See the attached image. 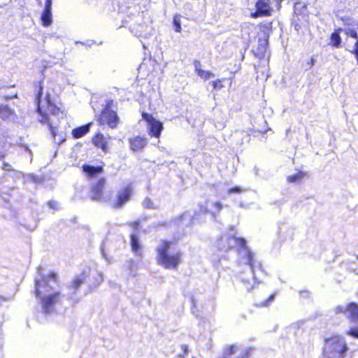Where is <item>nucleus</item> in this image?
<instances>
[{
  "mask_svg": "<svg viewBox=\"0 0 358 358\" xmlns=\"http://www.w3.org/2000/svg\"><path fill=\"white\" fill-rule=\"evenodd\" d=\"M6 153L3 152H0V159H2L5 157Z\"/></svg>",
  "mask_w": 358,
  "mask_h": 358,
  "instance_id": "obj_44",
  "label": "nucleus"
},
{
  "mask_svg": "<svg viewBox=\"0 0 358 358\" xmlns=\"http://www.w3.org/2000/svg\"><path fill=\"white\" fill-rule=\"evenodd\" d=\"M43 93V87L42 85V82L38 83V90L36 94V112L41 116L39 119V122L42 124H47L52 137L55 139L57 135V127H54L50 122V117L48 114L43 111L41 107V101Z\"/></svg>",
  "mask_w": 358,
  "mask_h": 358,
  "instance_id": "obj_6",
  "label": "nucleus"
},
{
  "mask_svg": "<svg viewBox=\"0 0 358 358\" xmlns=\"http://www.w3.org/2000/svg\"><path fill=\"white\" fill-rule=\"evenodd\" d=\"M226 241L228 243L234 241L238 249L247 250L246 241L243 238L236 237L233 235H229L226 238Z\"/></svg>",
  "mask_w": 358,
  "mask_h": 358,
  "instance_id": "obj_20",
  "label": "nucleus"
},
{
  "mask_svg": "<svg viewBox=\"0 0 358 358\" xmlns=\"http://www.w3.org/2000/svg\"><path fill=\"white\" fill-rule=\"evenodd\" d=\"M17 93L15 92V94H5L3 96V99H5V100H9V99H12L13 98H17Z\"/></svg>",
  "mask_w": 358,
  "mask_h": 358,
  "instance_id": "obj_40",
  "label": "nucleus"
},
{
  "mask_svg": "<svg viewBox=\"0 0 358 358\" xmlns=\"http://www.w3.org/2000/svg\"><path fill=\"white\" fill-rule=\"evenodd\" d=\"M90 124H87L74 128L71 131L73 137L74 138H80L84 136L90 131Z\"/></svg>",
  "mask_w": 358,
  "mask_h": 358,
  "instance_id": "obj_19",
  "label": "nucleus"
},
{
  "mask_svg": "<svg viewBox=\"0 0 358 358\" xmlns=\"http://www.w3.org/2000/svg\"><path fill=\"white\" fill-rule=\"evenodd\" d=\"M231 248H232V246H229V247L228 248V250H230V249H231Z\"/></svg>",
  "mask_w": 358,
  "mask_h": 358,
  "instance_id": "obj_48",
  "label": "nucleus"
},
{
  "mask_svg": "<svg viewBox=\"0 0 358 358\" xmlns=\"http://www.w3.org/2000/svg\"><path fill=\"white\" fill-rule=\"evenodd\" d=\"M271 0H257L255 3V10L250 14L251 17H269L273 13Z\"/></svg>",
  "mask_w": 358,
  "mask_h": 358,
  "instance_id": "obj_9",
  "label": "nucleus"
},
{
  "mask_svg": "<svg viewBox=\"0 0 358 358\" xmlns=\"http://www.w3.org/2000/svg\"><path fill=\"white\" fill-rule=\"evenodd\" d=\"M204 212H205V213H210V214H211L212 215H213V216H215V213H213V212H212V213H210V212L208 210H207V209H206V210H204Z\"/></svg>",
  "mask_w": 358,
  "mask_h": 358,
  "instance_id": "obj_46",
  "label": "nucleus"
},
{
  "mask_svg": "<svg viewBox=\"0 0 358 358\" xmlns=\"http://www.w3.org/2000/svg\"><path fill=\"white\" fill-rule=\"evenodd\" d=\"M52 0H45V7L41 16V24L43 27H48L52 22Z\"/></svg>",
  "mask_w": 358,
  "mask_h": 358,
  "instance_id": "obj_11",
  "label": "nucleus"
},
{
  "mask_svg": "<svg viewBox=\"0 0 358 358\" xmlns=\"http://www.w3.org/2000/svg\"><path fill=\"white\" fill-rule=\"evenodd\" d=\"M241 192H242V189L238 186H234L231 188H229L227 191V193L228 194H233V193L240 194Z\"/></svg>",
  "mask_w": 358,
  "mask_h": 358,
  "instance_id": "obj_35",
  "label": "nucleus"
},
{
  "mask_svg": "<svg viewBox=\"0 0 358 358\" xmlns=\"http://www.w3.org/2000/svg\"><path fill=\"white\" fill-rule=\"evenodd\" d=\"M128 141L130 149L134 152L142 150L148 144L147 138L141 136H132Z\"/></svg>",
  "mask_w": 358,
  "mask_h": 358,
  "instance_id": "obj_10",
  "label": "nucleus"
},
{
  "mask_svg": "<svg viewBox=\"0 0 358 358\" xmlns=\"http://www.w3.org/2000/svg\"><path fill=\"white\" fill-rule=\"evenodd\" d=\"M348 350L345 341L338 335L325 339L322 358H344Z\"/></svg>",
  "mask_w": 358,
  "mask_h": 358,
  "instance_id": "obj_3",
  "label": "nucleus"
},
{
  "mask_svg": "<svg viewBox=\"0 0 358 358\" xmlns=\"http://www.w3.org/2000/svg\"><path fill=\"white\" fill-rule=\"evenodd\" d=\"M357 259H358V255L357 256Z\"/></svg>",
  "mask_w": 358,
  "mask_h": 358,
  "instance_id": "obj_49",
  "label": "nucleus"
},
{
  "mask_svg": "<svg viewBox=\"0 0 358 358\" xmlns=\"http://www.w3.org/2000/svg\"><path fill=\"white\" fill-rule=\"evenodd\" d=\"M133 194V185L129 182L119 188L113 197L108 196L106 203L113 209H121L131 199Z\"/></svg>",
  "mask_w": 358,
  "mask_h": 358,
  "instance_id": "obj_5",
  "label": "nucleus"
},
{
  "mask_svg": "<svg viewBox=\"0 0 358 358\" xmlns=\"http://www.w3.org/2000/svg\"><path fill=\"white\" fill-rule=\"evenodd\" d=\"M87 274L85 272H82L80 275L76 276L69 285V288L76 291L78 290L81 285L85 282Z\"/></svg>",
  "mask_w": 358,
  "mask_h": 358,
  "instance_id": "obj_17",
  "label": "nucleus"
},
{
  "mask_svg": "<svg viewBox=\"0 0 358 358\" xmlns=\"http://www.w3.org/2000/svg\"><path fill=\"white\" fill-rule=\"evenodd\" d=\"M345 34L352 38L356 39V42L354 45L353 48L350 50V53H352L357 61V64H358V34L355 29H349L345 31Z\"/></svg>",
  "mask_w": 358,
  "mask_h": 358,
  "instance_id": "obj_16",
  "label": "nucleus"
},
{
  "mask_svg": "<svg viewBox=\"0 0 358 358\" xmlns=\"http://www.w3.org/2000/svg\"><path fill=\"white\" fill-rule=\"evenodd\" d=\"M45 278L48 280V278L52 280L53 281H57V275L55 272H50L48 273L47 277H43L41 279Z\"/></svg>",
  "mask_w": 358,
  "mask_h": 358,
  "instance_id": "obj_38",
  "label": "nucleus"
},
{
  "mask_svg": "<svg viewBox=\"0 0 358 358\" xmlns=\"http://www.w3.org/2000/svg\"><path fill=\"white\" fill-rule=\"evenodd\" d=\"M173 243L171 241L162 240L159 245L156 248V261L165 269L176 270L182 263V252L177 251L172 254L169 252Z\"/></svg>",
  "mask_w": 358,
  "mask_h": 358,
  "instance_id": "obj_1",
  "label": "nucleus"
},
{
  "mask_svg": "<svg viewBox=\"0 0 358 358\" xmlns=\"http://www.w3.org/2000/svg\"><path fill=\"white\" fill-rule=\"evenodd\" d=\"M242 349L243 348H240L239 346L235 343L227 345L224 348L223 354L225 356H231L237 352L239 353Z\"/></svg>",
  "mask_w": 358,
  "mask_h": 358,
  "instance_id": "obj_25",
  "label": "nucleus"
},
{
  "mask_svg": "<svg viewBox=\"0 0 358 358\" xmlns=\"http://www.w3.org/2000/svg\"><path fill=\"white\" fill-rule=\"evenodd\" d=\"M357 29H358V23H357Z\"/></svg>",
  "mask_w": 358,
  "mask_h": 358,
  "instance_id": "obj_50",
  "label": "nucleus"
},
{
  "mask_svg": "<svg viewBox=\"0 0 358 358\" xmlns=\"http://www.w3.org/2000/svg\"><path fill=\"white\" fill-rule=\"evenodd\" d=\"M342 31L341 28L336 29L330 35L329 45L334 48H340L341 45V38L340 33Z\"/></svg>",
  "mask_w": 358,
  "mask_h": 358,
  "instance_id": "obj_18",
  "label": "nucleus"
},
{
  "mask_svg": "<svg viewBox=\"0 0 358 358\" xmlns=\"http://www.w3.org/2000/svg\"><path fill=\"white\" fill-rule=\"evenodd\" d=\"M252 288H253V286H252V285H251L250 287H246V289H247L248 291H250V290H251Z\"/></svg>",
  "mask_w": 358,
  "mask_h": 358,
  "instance_id": "obj_47",
  "label": "nucleus"
},
{
  "mask_svg": "<svg viewBox=\"0 0 358 358\" xmlns=\"http://www.w3.org/2000/svg\"><path fill=\"white\" fill-rule=\"evenodd\" d=\"M315 62V59L312 57L310 59L309 62H308V67H309V68H312V67L314 66Z\"/></svg>",
  "mask_w": 358,
  "mask_h": 358,
  "instance_id": "obj_43",
  "label": "nucleus"
},
{
  "mask_svg": "<svg viewBox=\"0 0 358 358\" xmlns=\"http://www.w3.org/2000/svg\"><path fill=\"white\" fill-rule=\"evenodd\" d=\"M306 176L305 172L303 171H298L296 173L288 176L287 181L288 182H299Z\"/></svg>",
  "mask_w": 358,
  "mask_h": 358,
  "instance_id": "obj_26",
  "label": "nucleus"
},
{
  "mask_svg": "<svg viewBox=\"0 0 358 358\" xmlns=\"http://www.w3.org/2000/svg\"><path fill=\"white\" fill-rule=\"evenodd\" d=\"M130 241H131V250L136 254L139 255H141V245L138 243V238L137 235L135 233H132L130 235Z\"/></svg>",
  "mask_w": 358,
  "mask_h": 358,
  "instance_id": "obj_21",
  "label": "nucleus"
},
{
  "mask_svg": "<svg viewBox=\"0 0 358 358\" xmlns=\"http://www.w3.org/2000/svg\"><path fill=\"white\" fill-rule=\"evenodd\" d=\"M92 142L95 147L100 148L103 152H108V141L103 134H95L92 137Z\"/></svg>",
  "mask_w": 358,
  "mask_h": 358,
  "instance_id": "obj_12",
  "label": "nucleus"
},
{
  "mask_svg": "<svg viewBox=\"0 0 358 358\" xmlns=\"http://www.w3.org/2000/svg\"><path fill=\"white\" fill-rule=\"evenodd\" d=\"M275 296V294H271L265 301L256 304L257 307H266L268 306L271 303L273 302Z\"/></svg>",
  "mask_w": 358,
  "mask_h": 358,
  "instance_id": "obj_28",
  "label": "nucleus"
},
{
  "mask_svg": "<svg viewBox=\"0 0 358 358\" xmlns=\"http://www.w3.org/2000/svg\"><path fill=\"white\" fill-rule=\"evenodd\" d=\"M107 181L104 177H101L93 182L90 187L89 197L92 201L106 203L108 196L105 195Z\"/></svg>",
  "mask_w": 358,
  "mask_h": 358,
  "instance_id": "obj_7",
  "label": "nucleus"
},
{
  "mask_svg": "<svg viewBox=\"0 0 358 358\" xmlns=\"http://www.w3.org/2000/svg\"><path fill=\"white\" fill-rule=\"evenodd\" d=\"M347 310H348V304L346 305V306H338L335 308V313L336 314H344V313L347 314Z\"/></svg>",
  "mask_w": 358,
  "mask_h": 358,
  "instance_id": "obj_34",
  "label": "nucleus"
},
{
  "mask_svg": "<svg viewBox=\"0 0 358 358\" xmlns=\"http://www.w3.org/2000/svg\"><path fill=\"white\" fill-rule=\"evenodd\" d=\"M196 74L204 80H208L214 77V74L210 71H205L201 69V62L198 59L193 61Z\"/></svg>",
  "mask_w": 358,
  "mask_h": 358,
  "instance_id": "obj_14",
  "label": "nucleus"
},
{
  "mask_svg": "<svg viewBox=\"0 0 358 358\" xmlns=\"http://www.w3.org/2000/svg\"><path fill=\"white\" fill-rule=\"evenodd\" d=\"M213 205L215 208V213H220L221 211L222 208V204L220 201H215Z\"/></svg>",
  "mask_w": 358,
  "mask_h": 358,
  "instance_id": "obj_37",
  "label": "nucleus"
},
{
  "mask_svg": "<svg viewBox=\"0 0 358 358\" xmlns=\"http://www.w3.org/2000/svg\"><path fill=\"white\" fill-rule=\"evenodd\" d=\"M113 106V99H109L106 101L103 108L96 117L99 125H106L110 129L117 127L120 120L117 112L111 108Z\"/></svg>",
  "mask_w": 358,
  "mask_h": 358,
  "instance_id": "obj_4",
  "label": "nucleus"
},
{
  "mask_svg": "<svg viewBox=\"0 0 358 358\" xmlns=\"http://www.w3.org/2000/svg\"><path fill=\"white\" fill-rule=\"evenodd\" d=\"M141 116L143 120L148 124V133L150 137L159 138L161 136L164 129L163 123L156 120L152 114L145 111L141 112Z\"/></svg>",
  "mask_w": 358,
  "mask_h": 358,
  "instance_id": "obj_8",
  "label": "nucleus"
},
{
  "mask_svg": "<svg viewBox=\"0 0 358 358\" xmlns=\"http://www.w3.org/2000/svg\"><path fill=\"white\" fill-rule=\"evenodd\" d=\"M245 256L247 260L246 263L250 266V269L254 275L256 267L260 266V264L256 262L255 259L254 258V255L251 251L247 250Z\"/></svg>",
  "mask_w": 358,
  "mask_h": 358,
  "instance_id": "obj_22",
  "label": "nucleus"
},
{
  "mask_svg": "<svg viewBox=\"0 0 358 358\" xmlns=\"http://www.w3.org/2000/svg\"><path fill=\"white\" fill-rule=\"evenodd\" d=\"M1 167L4 171H11L13 170L12 165L10 163L6 162H3Z\"/></svg>",
  "mask_w": 358,
  "mask_h": 358,
  "instance_id": "obj_36",
  "label": "nucleus"
},
{
  "mask_svg": "<svg viewBox=\"0 0 358 358\" xmlns=\"http://www.w3.org/2000/svg\"><path fill=\"white\" fill-rule=\"evenodd\" d=\"M128 226L130 227L134 231H138L141 227V220L137 219L136 220L129 222Z\"/></svg>",
  "mask_w": 358,
  "mask_h": 358,
  "instance_id": "obj_30",
  "label": "nucleus"
},
{
  "mask_svg": "<svg viewBox=\"0 0 358 358\" xmlns=\"http://www.w3.org/2000/svg\"><path fill=\"white\" fill-rule=\"evenodd\" d=\"M185 213H182L181 215L176 216L174 218V222H182L185 219Z\"/></svg>",
  "mask_w": 358,
  "mask_h": 358,
  "instance_id": "obj_41",
  "label": "nucleus"
},
{
  "mask_svg": "<svg viewBox=\"0 0 358 358\" xmlns=\"http://www.w3.org/2000/svg\"><path fill=\"white\" fill-rule=\"evenodd\" d=\"M268 39L264 38V39H259V46L256 50V52H255V55L261 57L262 55H264L266 50L267 44H268Z\"/></svg>",
  "mask_w": 358,
  "mask_h": 358,
  "instance_id": "obj_24",
  "label": "nucleus"
},
{
  "mask_svg": "<svg viewBox=\"0 0 358 358\" xmlns=\"http://www.w3.org/2000/svg\"><path fill=\"white\" fill-rule=\"evenodd\" d=\"M346 334L358 339V328L352 327L346 331Z\"/></svg>",
  "mask_w": 358,
  "mask_h": 358,
  "instance_id": "obj_33",
  "label": "nucleus"
},
{
  "mask_svg": "<svg viewBox=\"0 0 358 358\" xmlns=\"http://www.w3.org/2000/svg\"><path fill=\"white\" fill-rule=\"evenodd\" d=\"M48 204L50 208L53 209H57V203L56 201H50Z\"/></svg>",
  "mask_w": 358,
  "mask_h": 358,
  "instance_id": "obj_42",
  "label": "nucleus"
},
{
  "mask_svg": "<svg viewBox=\"0 0 358 358\" xmlns=\"http://www.w3.org/2000/svg\"><path fill=\"white\" fill-rule=\"evenodd\" d=\"M226 78L217 79L211 82V85L213 90H220L224 87L223 82L225 81Z\"/></svg>",
  "mask_w": 358,
  "mask_h": 358,
  "instance_id": "obj_29",
  "label": "nucleus"
},
{
  "mask_svg": "<svg viewBox=\"0 0 358 358\" xmlns=\"http://www.w3.org/2000/svg\"><path fill=\"white\" fill-rule=\"evenodd\" d=\"M158 225L159 226H164V227H166L167 226V223L166 222H159L158 223Z\"/></svg>",
  "mask_w": 358,
  "mask_h": 358,
  "instance_id": "obj_45",
  "label": "nucleus"
},
{
  "mask_svg": "<svg viewBox=\"0 0 358 358\" xmlns=\"http://www.w3.org/2000/svg\"><path fill=\"white\" fill-rule=\"evenodd\" d=\"M273 1V3L275 4V6L276 7V9L278 10H280L282 8V2L283 0H271Z\"/></svg>",
  "mask_w": 358,
  "mask_h": 358,
  "instance_id": "obj_39",
  "label": "nucleus"
},
{
  "mask_svg": "<svg viewBox=\"0 0 358 358\" xmlns=\"http://www.w3.org/2000/svg\"><path fill=\"white\" fill-rule=\"evenodd\" d=\"M347 317L350 322L358 321V304L355 302L348 303Z\"/></svg>",
  "mask_w": 358,
  "mask_h": 358,
  "instance_id": "obj_15",
  "label": "nucleus"
},
{
  "mask_svg": "<svg viewBox=\"0 0 358 358\" xmlns=\"http://www.w3.org/2000/svg\"><path fill=\"white\" fill-rule=\"evenodd\" d=\"M259 27L263 32H268L272 29V22H269L265 24H259Z\"/></svg>",
  "mask_w": 358,
  "mask_h": 358,
  "instance_id": "obj_31",
  "label": "nucleus"
},
{
  "mask_svg": "<svg viewBox=\"0 0 358 358\" xmlns=\"http://www.w3.org/2000/svg\"><path fill=\"white\" fill-rule=\"evenodd\" d=\"M81 169L83 172L85 173V175L87 178H94L97 174L101 173L103 172V166L102 165L100 166H92L90 164H83L81 166Z\"/></svg>",
  "mask_w": 358,
  "mask_h": 358,
  "instance_id": "obj_13",
  "label": "nucleus"
},
{
  "mask_svg": "<svg viewBox=\"0 0 358 358\" xmlns=\"http://www.w3.org/2000/svg\"><path fill=\"white\" fill-rule=\"evenodd\" d=\"M51 289V286L45 278L35 280L34 295L36 297L41 298V308L44 313L52 311L54 306L61 301L62 294L58 291L43 295Z\"/></svg>",
  "mask_w": 358,
  "mask_h": 358,
  "instance_id": "obj_2",
  "label": "nucleus"
},
{
  "mask_svg": "<svg viewBox=\"0 0 358 358\" xmlns=\"http://www.w3.org/2000/svg\"><path fill=\"white\" fill-rule=\"evenodd\" d=\"M15 115V110L10 108L8 105L0 104V117L1 119H8Z\"/></svg>",
  "mask_w": 358,
  "mask_h": 358,
  "instance_id": "obj_23",
  "label": "nucleus"
},
{
  "mask_svg": "<svg viewBox=\"0 0 358 358\" xmlns=\"http://www.w3.org/2000/svg\"><path fill=\"white\" fill-rule=\"evenodd\" d=\"M45 98L47 99L49 106L50 107V112L51 114L55 115H59L60 114H64V110H61L60 108L57 107V106L51 103L49 94H47Z\"/></svg>",
  "mask_w": 358,
  "mask_h": 358,
  "instance_id": "obj_27",
  "label": "nucleus"
},
{
  "mask_svg": "<svg viewBox=\"0 0 358 358\" xmlns=\"http://www.w3.org/2000/svg\"><path fill=\"white\" fill-rule=\"evenodd\" d=\"M174 29L176 32H181L182 27L180 25V21L178 17H174L173 18Z\"/></svg>",
  "mask_w": 358,
  "mask_h": 358,
  "instance_id": "obj_32",
  "label": "nucleus"
}]
</instances>
